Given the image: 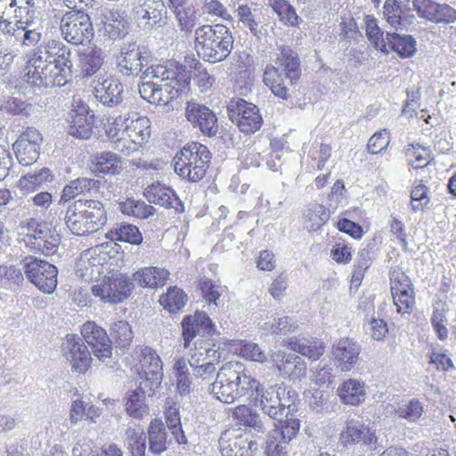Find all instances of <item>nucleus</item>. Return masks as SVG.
Masks as SVG:
<instances>
[{
  "instance_id": "48",
  "label": "nucleus",
  "mask_w": 456,
  "mask_h": 456,
  "mask_svg": "<svg viewBox=\"0 0 456 456\" xmlns=\"http://www.w3.org/2000/svg\"><path fill=\"white\" fill-rule=\"evenodd\" d=\"M172 370L175 380L176 391L180 395L189 394L192 382L186 359L183 356L176 358L174 362Z\"/></svg>"
},
{
  "instance_id": "16",
  "label": "nucleus",
  "mask_w": 456,
  "mask_h": 456,
  "mask_svg": "<svg viewBox=\"0 0 456 456\" xmlns=\"http://www.w3.org/2000/svg\"><path fill=\"white\" fill-rule=\"evenodd\" d=\"M151 59L152 53L148 47L130 43L121 47L116 63L122 75L137 76Z\"/></svg>"
},
{
  "instance_id": "15",
  "label": "nucleus",
  "mask_w": 456,
  "mask_h": 456,
  "mask_svg": "<svg viewBox=\"0 0 456 456\" xmlns=\"http://www.w3.org/2000/svg\"><path fill=\"white\" fill-rule=\"evenodd\" d=\"M137 362L135 372L150 382V389L159 387L163 379L162 361L157 352L149 346H136L134 351Z\"/></svg>"
},
{
  "instance_id": "20",
  "label": "nucleus",
  "mask_w": 456,
  "mask_h": 456,
  "mask_svg": "<svg viewBox=\"0 0 456 456\" xmlns=\"http://www.w3.org/2000/svg\"><path fill=\"white\" fill-rule=\"evenodd\" d=\"M42 142V134L34 127H27L12 145L20 164L29 166L35 163L39 158Z\"/></svg>"
},
{
  "instance_id": "37",
  "label": "nucleus",
  "mask_w": 456,
  "mask_h": 456,
  "mask_svg": "<svg viewBox=\"0 0 456 456\" xmlns=\"http://www.w3.org/2000/svg\"><path fill=\"white\" fill-rule=\"evenodd\" d=\"M224 345L234 350V353L248 361L264 362L266 360L265 352L253 342L244 340H226Z\"/></svg>"
},
{
  "instance_id": "56",
  "label": "nucleus",
  "mask_w": 456,
  "mask_h": 456,
  "mask_svg": "<svg viewBox=\"0 0 456 456\" xmlns=\"http://www.w3.org/2000/svg\"><path fill=\"white\" fill-rule=\"evenodd\" d=\"M389 284L391 295L415 290L411 278L399 266L390 269Z\"/></svg>"
},
{
  "instance_id": "29",
  "label": "nucleus",
  "mask_w": 456,
  "mask_h": 456,
  "mask_svg": "<svg viewBox=\"0 0 456 456\" xmlns=\"http://www.w3.org/2000/svg\"><path fill=\"white\" fill-rule=\"evenodd\" d=\"M339 441L344 446L359 443L370 445L375 444L378 438L364 423L355 419H347L339 435Z\"/></svg>"
},
{
  "instance_id": "43",
  "label": "nucleus",
  "mask_w": 456,
  "mask_h": 456,
  "mask_svg": "<svg viewBox=\"0 0 456 456\" xmlns=\"http://www.w3.org/2000/svg\"><path fill=\"white\" fill-rule=\"evenodd\" d=\"M286 345L291 350L299 353L312 361H317L324 354L325 346L321 340H306L300 342L297 338H289Z\"/></svg>"
},
{
  "instance_id": "35",
  "label": "nucleus",
  "mask_w": 456,
  "mask_h": 456,
  "mask_svg": "<svg viewBox=\"0 0 456 456\" xmlns=\"http://www.w3.org/2000/svg\"><path fill=\"white\" fill-rule=\"evenodd\" d=\"M126 413L133 419H142L149 414V406L146 403L145 391L138 387L127 392L125 398Z\"/></svg>"
},
{
  "instance_id": "39",
  "label": "nucleus",
  "mask_w": 456,
  "mask_h": 456,
  "mask_svg": "<svg viewBox=\"0 0 456 456\" xmlns=\"http://www.w3.org/2000/svg\"><path fill=\"white\" fill-rule=\"evenodd\" d=\"M98 186L99 181L93 178L78 177L71 180L63 187L61 193V201L68 202L78 195L89 193Z\"/></svg>"
},
{
  "instance_id": "60",
  "label": "nucleus",
  "mask_w": 456,
  "mask_h": 456,
  "mask_svg": "<svg viewBox=\"0 0 456 456\" xmlns=\"http://www.w3.org/2000/svg\"><path fill=\"white\" fill-rule=\"evenodd\" d=\"M126 435L131 456H145L146 444L143 429L128 428Z\"/></svg>"
},
{
  "instance_id": "26",
  "label": "nucleus",
  "mask_w": 456,
  "mask_h": 456,
  "mask_svg": "<svg viewBox=\"0 0 456 456\" xmlns=\"http://www.w3.org/2000/svg\"><path fill=\"white\" fill-rule=\"evenodd\" d=\"M88 167L96 176L118 175L124 168L121 157L110 151H103L91 155Z\"/></svg>"
},
{
  "instance_id": "23",
  "label": "nucleus",
  "mask_w": 456,
  "mask_h": 456,
  "mask_svg": "<svg viewBox=\"0 0 456 456\" xmlns=\"http://www.w3.org/2000/svg\"><path fill=\"white\" fill-rule=\"evenodd\" d=\"M183 347L188 348L200 330L208 336L216 333V326L210 317L205 313L197 311L194 314L185 315L181 322Z\"/></svg>"
},
{
  "instance_id": "8",
  "label": "nucleus",
  "mask_w": 456,
  "mask_h": 456,
  "mask_svg": "<svg viewBox=\"0 0 456 456\" xmlns=\"http://www.w3.org/2000/svg\"><path fill=\"white\" fill-rule=\"evenodd\" d=\"M134 284L129 275L111 266L99 276L91 287V293L104 304L118 305L133 293Z\"/></svg>"
},
{
  "instance_id": "11",
  "label": "nucleus",
  "mask_w": 456,
  "mask_h": 456,
  "mask_svg": "<svg viewBox=\"0 0 456 456\" xmlns=\"http://www.w3.org/2000/svg\"><path fill=\"white\" fill-rule=\"evenodd\" d=\"M111 257L102 246L84 250L76 262L75 273L86 281H93L102 276L112 265Z\"/></svg>"
},
{
  "instance_id": "17",
  "label": "nucleus",
  "mask_w": 456,
  "mask_h": 456,
  "mask_svg": "<svg viewBox=\"0 0 456 456\" xmlns=\"http://www.w3.org/2000/svg\"><path fill=\"white\" fill-rule=\"evenodd\" d=\"M219 449L223 456H252L256 444L240 428L231 426L222 432Z\"/></svg>"
},
{
  "instance_id": "52",
  "label": "nucleus",
  "mask_w": 456,
  "mask_h": 456,
  "mask_svg": "<svg viewBox=\"0 0 456 456\" xmlns=\"http://www.w3.org/2000/svg\"><path fill=\"white\" fill-rule=\"evenodd\" d=\"M108 237L112 240L129 243L132 245H140L142 242L143 237L139 228L132 224H124L110 231Z\"/></svg>"
},
{
  "instance_id": "49",
  "label": "nucleus",
  "mask_w": 456,
  "mask_h": 456,
  "mask_svg": "<svg viewBox=\"0 0 456 456\" xmlns=\"http://www.w3.org/2000/svg\"><path fill=\"white\" fill-rule=\"evenodd\" d=\"M102 411L94 406L89 405L81 399L74 400L69 410V419L71 423L77 424L78 421L87 419L91 422H96L101 416Z\"/></svg>"
},
{
  "instance_id": "5",
  "label": "nucleus",
  "mask_w": 456,
  "mask_h": 456,
  "mask_svg": "<svg viewBox=\"0 0 456 456\" xmlns=\"http://www.w3.org/2000/svg\"><path fill=\"white\" fill-rule=\"evenodd\" d=\"M233 48V36L224 24L201 25L194 33V50L201 60L216 63L225 60Z\"/></svg>"
},
{
  "instance_id": "44",
  "label": "nucleus",
  "mask_w": 456,
  "mask_h": 456,
  "mask_svg": "<svg viewBox=\"0 0 456 456\" xmlns=\"http://www.w3.org/2000/svg\"><path fill=\"white\" fill-rule=\"evenodd\" d=\"M330 218V209L322 204L314 203L305 210L304 222L309 232H316L324 226Z\"/></svg>"
},
{
  "instance_id": "2",
  "label": "nucleus",
  "mask_w": 456,
  "mask_h": 456,
  "mask_svg": "<svg viewBox=\"0 0 456 456\" xmlns=\"http://www.w3.org/2000/svg\"><path fill=\"white\" fill-rule=\"evenodd\" d=\"M143 75L155 80L139 86L142 98L151 104L167 106L191 91V75L184 64L174 59L150 65Z\"/></svg>"
},
{
  "instance_id": "34",
  "label": "nucleus",
  "mask_w": 456,
  "mask_h": 456,
  "mask_svg": "<svg viewBox=\"0 0 456 456\" xmlns=\"http://www.w3.org/2000/svg\"><path fill=\"white\" fill-rule=\"evenodd\" d=\"M53 181L52 171L48 167H43L34 173L22 175L17 183V187L23 194H29Z\"/></svg>"
},
{
  "instance_id": "63",
  "label": "nucleus",
  "mask_w": 456,
  "mask_h": 456,
  "mask_svg": "<svg viewBox=\"0 0 456 456\" xmlns=\"http://www.w3.org/2000/svg\"><path fill=\"white\" fill-rule=\"evenodd\" d=\"M60 241V235L54 231H52L49 235L44 237L42 240H39L37 242L33 240L32 250L40 252L45 256H51L57 251Z\"/></svg>"
},
{
  "instance_id": "33",
  "label": "nucleus",
  "mask_w": 456,
  "mask_h": 456,
  "mask_svg": "<svg viewBox=\"0 0 456 456\" xmlns=\"http://www.w3.org/2000/svg\"><path fill=\"white\" fill-rule=\"evenodd\" d=\"M385 48L381 52H395L402 58H409L416 52V42L411 36H401L397 33H387Z\"/></svg>"
},
{
  "instance_id": "59",
  "label": "nucleus",
  "mask_w": 456,
  "mask_h": 456,
  "mask_svg": "<svg viewBox=\"0 0 456 456\" xmlns=\"http://www.w3.org/2000/svg\"><path fill=\"white\" fill-rule=\"evenodd\" d=\"M110 336L117 346L127 347L133 341L134 332L126 321H118L110 328Z\"/></svg>"
},
{
  "instance_id": "27",
  "label": "nucleus",
  "mask_w": 456,
  "mask_h": 456,
  "mask_svg": "<svg viewBox=\"0 0 456 456\" xmlns=\"http://www.w3.org/2000/svg\"><path fill=\"white\" fill-rule=\"evenodd\" d=\"M168 269L160 266H144L137 269L131 279L138 287L157 290L167 285L170 279Z\"/></svg>"
},
{
  "instance_id": "25",
  "label": "nucleus",
  "mask_w": 456,
  "mask_h": 456,
  "mask_svg": "<svg viewBox=\"0 0 456 456\" xmlns=\"http://www.w3.org/2000/svg\"><path fill=\"white\" fill-rule=\"evenodd\" d=\"M272 362L279 373L289 380H297L305 377L307 366L298 355L278 351L272 354Z\"/></svg>"
},
{
  "instance_id": "36",
  "label": "nucleus",
  "mask_w": 456,
  "mask_h": 456,
  "mask_svg": "<svg viewBox=\"0 0 456 456\" xmlns=\"http://www.w3.org/2000/svg\"><path fill=\"white\" fill-rule=\"evenodd\" d=\"M103 64L102 50L94 45L87 46L78 53V66L86 77L94 75Z\"/></svg>"
},
{
  "instance_id": "51",
  "label": "nucleus",
  "mask_w": 456,
  "mask_h": 456,
  "mask_svg": "<svg viewBox=\"0 0 456 456\" xmlns=\"http://www.w3.org/2000/svg\"><path fill=\"white\" fill-rule=\"evenodd\" d=\"M429 189L423 180H416L411 189V210L413 213L423 212L430 204Z\"/></svg>"
},
{
  "instance_id": "1",
  "label": "nucleus",
  "mask_w": 456,
  "mask_h": 456,
  "mask_svg": "<svg viewBox=\"0 0 456 456\" xmlns=\"http://www.w3.org/2000/svg\"><path fill=\"white\" fill-rule=\"evenodd\" d=\"M72 73L71 51L61 41L52 39L34 49L24 68V79L37 87L63 86Z\"/></svg>"
},
{
  "instance_id": "31",
  "label": "nucleus",
  "mask_w": 456,
  "mask_h": 456,
  "mask_svg": "<svg viewBox=\"0 0 456 456\" xmlns=\"http://www.w3.org/2000/svg\"><path fill=\"white\" fill-rule=\"evenodd\" d=\"M360 352V346L348 338H340L332 350L334 359L343 371H348L354 368L359 359Z\"/></svg>"
},
{
  "instance_id": "12",
  "label": "nucleus",
  "mask_w": 456,
  "mask_h": 456,
  "mask_svg": "<svg viewBox=\"0 0 456 456\" xmlns=\"http://www.w3.org/2000/svg\"><path fill=\"white\" fill-rule=\"evenodd\" d=\"M67 122L70 135L86 140L94 134L97 117L81 97L74 96Z\"/></svg>"
},
{
  "instance_id": "38",
  "label": "nucleus",
  "mask_w": 456,
  "mask_h": 456,
  "mask_svg": "<svg viewBox=\"0 0 456 456\" xmlns=\"http://www.w3.org/2000/svg\"><path fill=\"white\" fill-rule=\"evenodd\" d=\"M127 118L122 116L107 117L103 124L106 136L115 145V148L122 151L123 139L126 137Z\"/></svg>"
},
{
  "instance_id": "30",
  "label": "nucleus",
  "mask_w": 456,
  "mask_h": 456,
  "mask_svg": "<svg viewBox=\"0 0 456 456\" xmlns=\"http://www.w3.org/2000/svg\"><path fill=\"white\" fill-rule=\"evenodd\" d=\"M95 97L104 105H117L122 101L123 86L114 77H99L94 86Z\"/></svg>"
},
{
  "instance_id": "14",
  "label": "nucleus",
  "mask_w": 456,
  "mask_h": 456,
  "mask_svg": "<svg viewBox=\"0 0 456 456\" xmlns=\"http://www.w3.org/2000/svg\"><path fill=\"white\" fill-rule=\"evenodd\" d=\"M24 273L40 291L52 294L55 290L58 284V269L55 265L29 256L25 258Z\"/></svg>"
},
{
  "instance_id": "46",
  "label": "nucleus",
  "mask_w": 456,
  "mask_h": 456,
  "mask_svg": "<svg viewBox=\"0 0 456 456\" xmlns=\"http://www.w3.org/2000/svg\"><path fill=\"white\" fill-rule=\"evenodd\" d=\"M232 417L240 426L250 428L258 431L263 428L259 414L249 405H237L232 411Z\"/></svg>"
},
{
  "instance_id": "47",
  "label": "nucleus",
  "mask_w": 456,
  "mask_h": 456,
  "mask_svg": "<svg viewBox=\"0 0 456 456\" xmlns=\"http://www.w3.org/2000/svg\"><path fill=\"white\" fill-rule=\"evenodd\" d=\"M149 448L155 454H160L167 450V432L161 419H154L148 428Z\"/></svg>"
},
{
  "instance_id": "53",
  "label": "nucleus",
  "mask_w": 456,
  "mask_h": 456,
  "mask_svg": "<svg viewBox=\"0 0 456 456\" xmlns=\"http://www.w3.org/2000/svg\"><path fill=\"white\" fill-rule=\"evenodd\" d=\"M268 3L283 24L289 27L299 25L301 20L287 0H268Z\"/></svg>"
},
{
  "instance_id": "13",
  "label": "nucleus",
  "mask_w": 456,
  "mask_h": 456,
  "mask_svg": "<svg viewBox=\"0 0 456 456\" xmlns=\"http://www.w3.org/2000/svg\"><path fill=\"white\" fill-rule=\"evenodd\" d=\"M230 119L245 134H253L263 125V118L256 105L244 99H232L227 107Z\"/></svg>"
},
{
  "instance_id": "42",
  "label": "nucleus",
  "mask_w": 456,
  "mask_h": 456,
  "mask_svg": "<svg viewBox=\"0 0 456 456\" xmlns=\"http://www.w3.org/2000/svg\"><path fill=\"white\" fill-rule=\"evenodd\" d=\"M120 212L126 216L147 219L155 213V208L142 200L128 197L118 203Z\"/></svg>"
},
{
  "instance_id": "6",
  "label": "nucleus",
  "mask_w": 456,
  "mask_h": 456,
  "mask_svg": "<svg viewBox=\"0 0 456 456\" xmlns=\"http://www.w3.org/2000/svg\"><path fill=\"white\" fill-rule=\"evenodd\" d=\"M64 220L73 234L85 236L100 231L107 223L108 216L101 200L79 199L68 206Z\"/></svg>"
},
{
  "instance_id": "50",
  "label": "nucleus",
  "mask_w": 456,
  "mask_h": 456,
  "mask_svg": "<svg viewBox=\"0 0 456 456\" xmlns=\"http://www.w3.org/2000/svg\"><path fill=\"white\" fill-rule=\"evenodd\" d=\"M163 11V3L156 0H144L142 4L134 8L136 17L147 20L151 25H154L162 20Z\"/></svg>"
},
{
  "instance_id": "57",
  "label": "nucleus",
  "mask_w": 456,
  "mask_h": 456,
  "mask_svg": "<svg viewBox=\"0 0 456 456\" xmlns=\"http://www.w3.org/2000/svg\"><path fill=\"white\" fill-rule=\"evenodd\" d=\"M181 29L190 32L197 22V11L193 4L185 3L172 8Z\"/></svg>"
},
{
  "instance_id": "61",
  "label": "nucleus",
  "mask_w": 456,
  "mask_h": 456,
  "mask_svg": "<svg viewBox=\"0 0 456 456\" xmlns=\"http://www.w3.org/2000/svg\"><path fill=\"white\" fill-rule=\"evenodd\" d=\"M192 78L200 93L211 90L216 84L215 76L210 74L207 68L200 61L195 63Z\"/></svg>"
},
{
  "instance_id": "28",
  "label": "nucleus",
  "mask_w": 456,
  "mask_h": 456,
  "mask_svg": "<svg viewBox=\"0 0 456 456\" xmlns=\"http://www.w3.org/2000/svg\"><path fill=\"white\" fill-rule=\"evenodd\" d=\"M143 196L150 203L160 205L167 208H174L178 213L184 211V206L175 192L159 182L148 185L143 190Z\"/></svg>"
},
{
  "instance_id": "9",
  "label": "nucleus",
  "mask_w": 456,
  "mask_h": 456,
  "mask_svg": "<svg viewBox=\"0 0 456 456\" xmlns=\"http://www.w3.org/2000/svg\"><path fill=\"white\" fill-rule=\"evenodd\" d=\"M60 29L63 38L74 45L90 42L94 36L90 16L74 6L63 14Z\"/></svg>"
},
{
  "instance_id": "64",
  "label": "nucleus",
  "mask_w": 456,
  "mask_h": 456,
  "mask_svg": "<svg viewBox=\"0 0 456 456\" xmlns=\"http://www.w3.org/2000/svg\"><path fill=\"white\" fill-rule=\"evenodd\" d=\"M383 14L392 27L397 28L402 24L403 11L398 0H386Z\"/></svg>"
},
{
  "instance_id": "3",
  "label": "nucleus",
  "mask_w": 456,
  "mask_h": 456,
  "mask_svg": "<svg viewBox=\"0 0 456 456\" xmlns=\"http://www.w3.org/2000/svg\"><path fill=\"white\" fill-rule=\"evenodd\" d=\"M262 390L261 382L238 361L224 363L211 385L213 395L224 403H232L241 397L257 400Z\"/></svg>"
},
{
  "instance_id": "22",
  "label": "nucleus",
  "mask_w": 456,
  "mask_h": 456,
  "mask_svg": "<svg viewBox=\"0 0 456 456\" xmlns=\"http://www.w3.org/2000/svg\"><path fill=\"white\" fill-rule=\"evenodd\" d=\"M151 135V122L146 117L127 118L126 137L123 139L122 152L129 154L139 150Z\"/></svg>"
},
{
  "instance_id": "4",
  "label": "nucleus",
  "mask_w": 456,
  "mask_h": 456,
  "mask_svg": "<svg viewBox=\"0 0 456 456\" xmlns=\"http://www.w3.org/2000/svg\"><path fill=\"white\" fill-rule=\"evenodd\" d=\"M274 61L282 69L273 64L266 65L263 82L272 94L281 100L290 97L289 86L298 84L301 77V62L297 53L289 46H281Z\"/></svg>"
},
{
  "instance_id": "45",
  "label": "nucleus",
  "mask_w": 456,
  "mask_h": 456,
  "mask_svg": "<svg viewBox=\"0 0 456 456\" xmlns=\"http://www.w3.org/2000/svg\"><path fill=\"white\" fill-rule=\"evenodd\" d=\"M11 8H14V21L17 29H25L34 23L35 1L16 0Z\"/></svg>"
},
{
  "instance_id": "54",
  "label": "nucleus",
  "mask_w": 456,
  "mask_h": 456,
  "mask_svg": "<svg viewBox=\"0 0 456 456\" xmlns=\"http://www.w3.org/2000/svg\"><path fill=\"white\" fill-rule=\"evenodd\" d=\"M21 227L26 231L23 236V240L31 249H33V240L36 242L39 240H42L44 237L49 235L52 232V229L46 223L38 222L34 218L27 221V223L22 224Z\"/></svg>"
},
{
  "instance_id": "32",
  "label": "nucleus",
  "mask_w": 456,
  "mask_h": 456,
  "mask_svg": "<svg viewBox=\"0 0 456 456\" xmlns=\"http://www.w3.org/2000/svg\"><path fill=\"white\" fill-rule=\"evenodd\" d=\"M337 393L344 404L358 406L366 399L365 383L354 379H346L338 387Z\"/></svg>"
},
{
  "instance_id": "55",
  "label": "nucleus",
  "mask_w": 456,
  "mask_h": 456,
  "mask_svg": "<svg viewBox=\"0 0 456 456\" xmlns=\"http://www.w3.org/2000/svg\"><path fill=\"white\" fill-rule=\"evenodd\" d=\"M405 156L409 164L414 168H423L432 159L430 149L419 143L410 144L405 151Z\"/></svg>"
},
{
  "instance_id": "41",
  "label": "nucleus",
  "mask_w": 456,
  "mask_h": 456,
  "mask_svg": "<svg viewBox=\"0 0 456 456\" xmlns=\"http://www.w3.org/2000/svg\"><path fill=\"white\" fill-rule=\"evenodd\" d=\"M69 343L70 364L72 370L78 373H85L91 366L92 357L87 348L74 338H68Z\"/></svg>"
},
{
  "instance_id": "62",
  "label": "nucleus",
  "mask_w": 456,
  "mask_h": 456,
  "mask_svg": "<svg viewBox=\"0 0 456 456\" xmlns=\"http://www.w3.org/2000/svg\"><path fill=\"white\" fill-rule=\"evenodd\" d=\"M393 304L399 314H411L416 305L415 290L391 295Z\"/></svg>"
},
{
  "instance_id": "10",
  "label": "nucleus",
  "mask_w": 456,
  "mask_h": 456,
  "mask_svg": "<svg viewBox=\"0 0 456 456\" xmlns=\"http://www.w3.org/2000/svg\"><path fill=\"white\" fill-rule=\"evenodd\" d=\"M300 427V420L292 416L277 420L267 435L266 456H288V445L297 437Z\"/></svg>"
},
{
  "instance_id": "19",
  "label": "nucleus",
  "mask_w": 456,
  "mask_h": 456,
  "mask_svg": "<svg viewBox=\"0 0 456 456\" xmlns=\"http://www.w3.org/2000/svg\"><path fill=\"white\" fill-rule=\"evenodd\" d=\"M184 117L195 128L204 135L212 137L218 132V120L216 113L205 104L189 101L185 104Z\"/></svg>"
},
{
  "instance_id": "21",
  "label": "nucleus",
  "mask_w": 456,
  "mask_h": 456,
  "mask_svg": "<svg viewBox=\"0 0 456 456\" xmlns=\"http://www.w3.org/2000/svg\"><path fill=\"white\" fill-rule=\"evenodd\" d=\"M80 333L96 358L104 361L111 357V341L107 331L95 322H86L81 327Z\"/></svg>"
},
{
  "instance_id": "7",
  "label": "nucleus",
  "mask_w": 456,
  "mask_h": 456,
  "mask_svg": "<svg viewBox=\"0 0 456 456\" xmlns=\"http://www.w3.org/2000/svg\"><path fill=\"white\" fill-rule=\"evenodd\" d=\"M212 153L203 143L191 141L176 152L174 169L176 175L189 183H199L208 175Z\"/></svg>"
},
{
  "instance_id": "24",
  "label": "nucleus",
  "mask_w": 456,
  "mask_h": 456,
  "mask_svg": "<svg viewBox=\"0 0 456 456\" xmlns=\"http://www.w3.org/2000/svg\"><path fill=\"white\" fill-rule=\"evenodd\" d=\"M413 9L418 15L436 23H452L456 20V10L450 5L433 0H413Z\"/></svg>"
},
{
  "instance_id": "40",
  "label": "nucleus",
  "mask_w": 456,
  "mask_h": 456,
  "mask_svg": "<svg viewBox=\"0 0 456 456\" xmlns=\"http://www.w3.org/2000/svg\"><path fill=\"white\" fill-rule=\"evenodd\" d=\"M188 301V296L183 289L170 286L159 299V305L170 314H177L183 310Z\"/></svg>"
},
{
  "instance_id": "58",
  "label": "nucleus",
  "mask_w": 456,
  "mask_h": 456,
  "mask_svg": "<svg viewBox=\"0 0 456 456\" xmlns=\"http://www.w3.org/2000/svg\"><path fill=\"white\" fill-rule=\"evenodd\" d=\"M103 28L110 37L113 39L120 38L124 37L126 32L127 21L118 12H110L109 15L106 16Z\"/></svg>"
},
{
  "instance_id": "18",
  "label": "nucleus",
  "mask_w": 456,
  "mask_h": 456,
  "mask_svg": "<svg viewBox=\"0 0 456 456\" xmlns=\"http://www.w3.org/2000/svg\"><path fill=\"white\" fill-rule=\"evenodd\" d=\"M258 398L263 411L275 419L283 414L286 408L295 404L297 395L292 389L280 387L278 388L270 387L265 391L263 389Z\"/></svg>"
}]
</instances>
